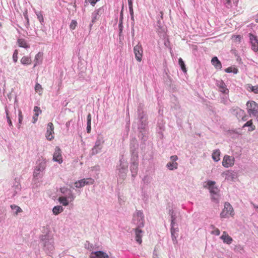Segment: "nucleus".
<instances>
[{"instance_id":"603ef678","label":"nucleus","mask_w":258,"mask_h":258,"mask_svg":"<svg viewBox=\"0 0 258 258\" xmlns=\"http://www.w3.org/2000/svg\"><path fill=\"white\" fill-rule=\"evenodd\" d=\"M171 162L177 163L176 161L178 160V157L176 155L171 156L170 157Z\"/></svg>"},{"instance_id":"39448f33","label":"nucleus","mask_w":258,"mask_h":258,"mask_svg":"<svg viewBox=\"0 0 258 258\" xmlns=\"http://www.w3.org/2000/svg\"><path fill=\"white\" fill-rule=\"evenodd\" d=\"M133 220L134 223L137 225V227H143L144 226L145 219L143 211L137 210L136 213L134 214Z\"/></svg>"},{"instance_id":"37998d69","label":"nucleus","mask_w":258,"mask_h":258,"mask_svg":"<svg viewBox=\"0 0 258 258\" xmlns=\"http://www.w3.org/2000/svg\"><path fill=\"white\" fill-rule=\"evenodd\" d=\"M77 25V21L75 20H73L70 25V29H71L72 30H74L76 28Z\"/></svg>"},{"instance_id":"6e6d98bb","label":"nucleus","mask_w":258,"mask_h":258,"mask_svg":"<svg viewBox=\"0 0 258 258\" xmlns=\"http://www.w3.org/2000/svg\"><path fill=\"white\" fill-rule=\"evenodd\" d=\"M232 241V239L227 235V244H230Z\"/></svg>"},{"instance_id":"aec40b11","label":"nucleus","mask_w":258,"mask_h":258,"mask_svg":"<svg viewBox=\"0 0 258 258\" xmlns=\"http://www.w3.org/2000/svg\"><path fill=\"white\" fill-rule=\"evenodd\" d=\"M237 178V173L232 171H227V180L235 181Z\"/></svg>"},{"instance_id":"f8f14e48","label":"nucleus","mask_w":258,"mask_h":258,"mask_svg":"<svg viewBox=\"0 0 258 258\" xmlns=\"http://www.w3.org/2000/svg\"><path fill=\"white\" fill-rule=\"evenodd\" d=\"M60 191L64 195V197H67L71 201H73L75 199V196L73 195V191L71 189L63 187L60 188Z\"/></svg>"},{"instance_id":"8fccbe9b","label":"nucleus","mask_w":258,"mask_h":258,"mask_svg":"<svg viewBox=\"0 0 258 258\" xmlns=\"http://www.w3.org/2000/svg\"><path fill=\"white\" fill-rule=\"evenodd\" d=\"M91 115L90 113H89V114L87 115V125H91Z\"/></svg>"},{"instance_id":"5fc2aeb1","label":"nucleus","mask_w":258,"mask_h":258,"mask_svg":"<svg viewBox=\"0 0 258 258\" xmlns=\"http://www.w3.org/2000/svg\"><path fill=\"white\" fill-rule=\"evenodd\" d=\"M20 184H19V183H17V185H15V193L14 194V196H15L16 195V194L17 193V191L16 190H20Z\"/></svg>"},{"instance_id":"58836bf2","label":"nucleus","mask_w":258,"mask_h":258,"mask_svg":"<svg viewBox=\"0 0 258 258\" xmlns=\"http://www.w3.org/2000/svg\"><path fill=\"white\" fill-rule=\"evenodd\" d=\"M175 226H177L175 225H171V234H177V232L178 231V228Z\"/></svg>"},{"instance_id":"338daca9","label":"nucleus","mask_w":258,"mask_h":258,"mask_svg":"<svg viewBox=\"0 0 258 258\" xmlns=\"http://www.w3.org/2000/svg\"><path fill=\"white\" fill-rule=\"evenodd\" d=\"M91 125H87V132L90 133L91 132Z\"/></svg>"},{"instance_id":"bf43d9fd","label":"nucleus","mask_w":258,"mask_h":258,"mask_svg":"<svg viewBox=\"0 0 258 258\" xmlns=\"http://www.w3.org/2000/svg\"><path fill=\"white\" fill-rule=\"evenodd\" d=\"M100 0H89L90 3L92 6H94L95 4Z\"/></svg>"},{"instance_id":"2f4dec72","label":"nucleus","mask_w":258,"mask_h":258,"mask_svg":"<svg viewBox=\"0 0 258 258\" xmlns=\"http://www.w3.org/2000/svg\"><path fill=\"white\" fill-rule=\"evenodd\" d=\"M234 158L233 156H227V167L231 166L234 164Z\"/></svg>"},{"instance_id":"dca6fc26","label":"nucleus","mask_w":258,"mask_h":258,"mask_svg":"<svg viewBox=\"0 0 258 258\" xmlns=\"http://www.w3.org/2000/svg\"><path fill=\"white\" fill-rule=\"evenodd\" d=\"M53 160L59 163H61L62 162L61 150L58 147H56L55 149V152L53 155Z\"/></svg>"},{"instance_id":"ddd939ff","label":"nucleus","mask_w":258,"mask_h":258,"mask_svg":"<svg viewBox=\"0 0 258 258\" xmlns=\"http://www.w3.org/2000/svg\"><path fill=\"white\" fill-rule=\"evenodd\" d=\"M130 170L132 172V176L135 178L138 173V160H132L131 159V164Z\"/></svg>"},{"instance_id":"423d86ee","label":"nucleus","mask_w":258,"mask_h":258,"mask_svg":"<svg viewBox=\"0 0 258 258\" xmlns=\"http://www.w3.org/2000/svg\"><path fill=\"white\" fill-rule=\"evenodd\" d=\"M46 167V162L44 160H39L37 162V165L34 171L33 176L35 178L38 179L42 176L43 172Z\"/></svg>"},{"instance_id":"a19ab883","label":"nucleus","mask_w":258,"mask_h":258,"mask_svg":"<svg viewBox=\"0 0 258 258\" xmlns=\"http://www.w3.org/2000/svg\"><path fill=\"white\" fill-rule=\"evenodd\" d=\"M211 62L212 64H221L220 60L218 59L217 56L213 57L212 58Z\"/></svg>"},{"instance_id":"0e129e2a","label":"nucleus","mask_w":258,"mask_h":258,"mask_svg":"<svg viewBox=\"0 0 258 258\" xmlns=\"http://www.w3.org/2000/svg\"><path fill=\"white\" fill-rule=\"evenodd\" d=\"M162 22H161V21L158 19V21H157V26L159 28H161V27H162Z\"/></svg>"},{"instance_id":"7ed1b4c3","label":"nucleus","mask_w":258,"mask_h":258,"mask_svg":"<svg viewBox=\"0 0 258 258\" xmlns=\"http://www.w3.org/2000/svg\"><path fill=\"white\" fill-rule=\"evenodd\" d=\"M216 182L214 181L208 180L206 184L204 185L203 186L205 188L209 190L211 194L212 201L215 203L218 202L219 197V189L218 187L215 186Z\"/></svg>"},{"instance_id":"a18cd8bd","label":"nucleus","mask_w":258,"mask_h":258,"mask_svg":"<svg viewBox=\"0 0 258 258\" xmlns=\"http://www.w3.org/2000/svg\"><path fill=\"white\" fill-rule=\"evenodd\" d=\"M177 236H178L177 234H171L172 240L173 241V243L174 244H175L177 243V240L176 239Z\"/></svg>"},{"instance_id":"a878e982","label":"nucleus","mask_w":258,"mask_h":258,"mask_svg":"<svg viewBox=\"0 0 258 258\" xmlns=\"http://www.w3.org/2000/svg\"><path fill=\"white\" fill-rule=\"evenodd\" d=\"M166 167L170 170H173L174 169H176L178 167V164L177 163H174V162H168L166 164Z\"/></svg>"},{"instance_id":"3c124183","label":"nucleus","mask_w":258,"mask_h":258,"mask_svg":"<svg viewBox=\"0 0 258 258\" xmlns=\"http://www.w3.org/2000/svg\"><path fill=\"white\" fill-rule=\"evenodd\" d=\"M92 154L95 155L99 153L100 150H99V149L98 148H96V147H94L92 148Z\"/></svg>"},{"instance_id":"9d476101","label":"nucleus","mask_w":258,"mask_h":258,"mask_svg":"<svg viewBox=\"0 0 258 258\" xmlns=\"http://www.w3.org/2000/svg\"><path fill=\"white\" fill-rule=\"evenodd\" d=\"M232 113L236 115L238 119H241L243 121L247 120V116L244 111L239 108H236L232 110Z\"/></svg>"},{"instance_id":"e2e57ef3","label":"nucleus","mask_w":258,"mask_h":258,"mask_svg":"<svg viewBox=\"0 0 258 258\" xmlns=\"http://www.w3.org/2000/svg\"><path fill=\"white\" fill-rule=\"evenodd\" d=\"M148 177L146 176H144V178L143 179V180L146 183H148L149 182V181H148Z\"/></svg>"},{"instance_id":"c9c22d12","label":"nucleus","mask_w":258,"mask_h":258,"mask_svg":"<svg viewBox=\"0 0 258 258\" xmlns=\"http://www.w3.org/2000/svg\"><path fill=\"white\" fill-rule=\"evenodd\" d=\"M5 112H6V117H7V118L8 120V122L9 123V126H13L12 122V121L10 119V117L9 116V111L8 109L7 106L5 107Z\"/></svg>"},{"instance_id":"393cba45","label":"nucleus","mask_w":258,"mask_h":258,"mask_svg":"<svg viewBox=\"0 0 258 258\" xmlns=\"http://www.w3.org/2000/svg\"><path fill=\"white\" fill-rule=\"evenodd\" d=\"M227 215H229L231 217H233L234 215L233 209L229 203H227Z\"/></svg>"},{"instance_id":"72a5a7b5","label":"nucleus","mask_w":258,"mask_h":258,"mask_svg":"<svg viewBox=\"0 0 258 258\" xmlns=\"http://www.w3.org/2000/svg\"><path fill=\"white\" fill-rule=\"evenodd\" d=\"M11 209L15 211V214L17 215L19 213L21 212L22 211V209L18 206L15 205H11Z\"/></svg>"},{"instance_id":"7c9ffc66","label":"nucleus","mask_w":258,"mask_h":258,"mask_svg":"<svg viewBox=\"0 0 258 258\" xmlns=\"http://www.w3.org/2000/svg\"><path fill=\"white\" fill-rule=\"evenodd\" d=\"M212 158L216 162L220 160V151L219 150L215 151L212 154Z\"/></svg>"},{"instance_id":"f704fd0d","label":"nucleus","mask_w":258,"mask_h":258,"mask_svg":"<svg viewBox=\"0 0 258 258\" xmlns=\"http://www.w3.org/2000/svg\"><path fill=\"white\" fill-rule=\"evenodd\" d=\"M210 228L213 229V230H212L211 232L212 234H214L215 235H219L220 234V230L217 228H215V226L213 225H211L210 226Z\"/></svg>"},{"instance_id":"5701e85b","label":"nucleus","mask_w":258,"mask_h":258,"mask_svg":"<svg viewBox=\"0 0 258 258\" xmlns=\"http://www.w3.org/2000/svg\"><path fill=\"white\" fill-rule=\"evenodd\" d=\"M42 57H43V53L42 52H38L35 57V64H39L42 62Z\"/></svg>"},{"instance_id":"c85d7f7f","label":"nucleus","mask_w":258,"mask_h":258,"mask_svg":"<svg viewBox=\"0 0 258 258\" xmlns=\"http://www.w3.org/2000/svg\"><path fill=\"white\" fill-rule=\"evenodd\" d=\"M63 211V208L60 206H57L53 207L52 209L53 213L57 215Z\"/></svg>"},{"instance_id":"864d4df0","label":"nucleus","mask_w":258,"mask_h":258,"mask_svg":"<svg viewBox=\"0 0 258 258\" xmlns=\"http://www.w3.org/2000/svg\"><path fill=\"white\" fill-rule=\"evenodd\" d=\"M220 238L223 240L224 243H226V231L223 232V234Z\"/></svg>"},{"instance_id":"774afa93","label":"nucleus","mask_w":258,"mask_h":258,"mask_svg":"<svg viewBox=\"0 0 258 258\" xmlns=\"http://www.w3.org/2000/svg\"><path fill=\"white\" fill-rule=\"evenodd\" d=\"M129 11H130V15H134L133 8V7L129 8Z\"/></svg>"},{"instance_id":"49530a36","label":"nucleus","mask_w":258,"mask_h":258,"mask_svg":"<svg viewBox=\"0 0 258 258\" xmlns=\"http://www.w3.org/2000/svg\"><path fill=\"white\" fill-rule=\"evenodd\" d=\"M118 27H119V36H121L122 29H123V23L121 22H119L118 24Z\"/></svg>"},{"instance_id":"2eb2a0df","label":"nucleus","mask_w":258,"mask_h":258,"mask_svg":"<svg viewBox=\"0 0 258 258\" xmlns=\"http://www.w3.org/2000/svg\"><path fill=\"white\" fill-rule=\"evenodd\" d=\"M217 86L218 87V89L219 91L223 93V96H221V102L225 104V100L224 99V93L225 92V83L223 81H217Z\"/></svg>"},{"instance_id":"c03bdc74","label":"nucleus","mask_w":258,"mask_h":258,"mask_svg":"<svg viewBox=\"0 0 258 258\" xmlns=\"http://www.w3.org/2000/svg\"><path fill=\"white\" fill-rule=\"evenodd\" d=\"M18 53V51L17 50H15L13 55V59L14 63L16 62L17 61Z\"/></svg>"},{"instance_id":"c756f323","label":"nucleus","mask_w":258,"mask_h":258,"mask_svg":"<svg viewBox=\"0 0 258 258\" xmlns=\"http://www.w3.org/2000/svg\"><path fill=\"white\" fill-rule=\"evenodd\" d=\"M68 198L64 197H60L58 198V201L64 206H67L69 205Z\"/></svg>"},{"instance_id":"f3484780","label":"nucleus","mask_w":258,"mask_h":258,"mask_svg":"<svg viewBox=\"0 0 258 258\" xmlns=\"http://www.w3.org/2000/svg\"><path fill=\"white\" fill-rule=\"evenodd\" d=\"M102 10V8H100L96 10H95L94 12L92 13V20L91 22L89 25L90 30L91 29V27L93 26V24L95 23L97 20L99 18V13Z\"/></svg>"},{"instance_id":"79ce46f5","label":"nucleus","mask_w":258,"mask_h":258,"mask_svg":"<svg viewBox=\"0 0 258 258\" xmlns=\"http://www.w3.org/2000/svg\"><path fill=\"white\" fill-rule=\"evenodd\" d=\"M34 111L35 112V115L36 117H38L39 114L41 113V110L37 106L34 107Z\"/></svg>"},{"instance_id":"de8ad7c7","label":"nucleus","mask_w":258,"mask_h":258,"mask_svg":"<svg viewBox=\"0 0 258 258\" xmlns=\"http://www.w3.org/2000/svg\"><path fill=\"white\" fill-rule=\"evenodd\" d=\"M82 182H81V180H80L78 181H76L75 183V187L77 188H81V187H83V183H82Z\"/></svg>"},{"instance_id":"09e8293b","label":"nucleus","mask_w":258,"mask_h":258,"mask_svg":"<svg viewBox=\"0 0 258 258\" xmlns=\"http://www.w3.org/2000/svg\"><path fill=\"white\" fill-rule=\"evenodd\" d=\"M22 119H23V115H22V113L21 112V111H19V128L20 127V124L22 123Z\"/></svg>"},{"instance_id":"6ab92c4d","label":"nucleus","mask_w":258,"mask_h":258,"mask_svg":"<svg viewBox=\"0 0 258 258\" xmlns=\"http://www.w3.org/2000/svg\"><path fill=\"white\" fill-rule=\"evenodd\" d=\"M168 214L170 216L171 218V225L176 224V213L173 210V209H169L168 211Z\"/></svg>"},{"instance_id":"b1692460","label":"nucleus","mask_w":258,"mask_h":258,"mask_svg":"<svg viewBox=\"0 0 258 258\" xmlns=\"http://www.w3.org/2000/svg\"><path fill=\"white\" fill-rule=\"evenodd\" d=\"M245 127H248V131L251 132L255 130V126L252 124V120H250L247 121L244 125L242 126V128H244Z\"/></svg>"},{"instance_id":"1a4fd4ad","label":"nucleus","mask_w":258,"mask_h":258,"mask_svg":"<svg viewBox=\"0 0 258 258\" xmlns=\"http://www.w3.org/2000/svg\"><path fill=\"white\" fill-rule=\"evenodd\" d=\"M251 48L254 52L258 51V38L251 33L248 34Z\"/></svg>"},{"instance_id":"ea45409f","label":"nucleus","mask_w":258,"mask_h":258,"mask_svg":"<svg viewBox=\"0 0 258 258\" xmlns=\"http://www.w3.org/2000/svg\"><path fill=\"white\" fill-rule=\"evenodd\" d=\"M227 73H233V74H237L238 70L235 67H230L227 68Z\"/></svg>"},{"instance_id":"9b49d317","label":"nucleus","mask_w":258,"mask_h":258,"mask_svg":"<svg viewBox=\"0 0 258 258\" xmlns=\"http://www.w3.org/2000/svg\"><path fill=\"white\" fill-rule=\"evenodd\" d=\"M134 52L136 59L140 62L142 58L143 49L141 44L139 42L134 46Z\"/></svg>"},{"instance_id":"20e7f679","label":"nucleus","mask_w":258,"mask_h":258,"mask_svg":"<svg viewBox=\"0 0 258 258\" xmlns=\"http://www.w3.org/2000/svg\"><path fill=\"white\" fill-rule=\"evenodd\" d=\"M120 164L117 166V170L118 171V175L120 178L124 179L126 177L128 171V163L123 157L119 160Z\"/></svg>"},{"instance_id":"6e6552de","label":"nucleus","mask_w":258,"mask_h":258,"mask_svg":"<svg viewBox=\"0 0 258 258\" xmlns=\"http://www.w3.org/2000/svg\"><path fill=\"white\" fill-rule=\"evenodd\" d=\"M138 143L136 139L131 141L130 144V152L132 154V160H138Z\"/></svg>"},{"instance_id":"473e14b6","label":"nucleus","mask_w":258,"mask_h":258,"mask_svg":"<svg viewBox=\"0 0 258 258\" xmlns=\"http://www.w3.org/2000/svg\"><path fill=\"white\" fill-rule=\"evenodd\" d=\"M81 181L83 183V186L85 185L92 184L94 183V180L92 178L83 179Z\"/></svg>"},{"instance_id":"0eeeda50","label":"nucleus","mask_w":258,"mask_h":258,"mask_svg":"<svg viewBox=\"0 0 258 258\" xmlns=\"http://www.w3.org/2000/svg\"><path fill=\"white\" fill-rule=\"evenodd\" d=\"M246 107L249 116L255 117L258 113V104L254 101H249L246 103Z\"/></svg>"},{"instance_id":"cd10ccee","label":"nucleus","mask_w":258,"mask_h":258,"mask_svg":"<svg viewBox=\"0 0 258 258\" xmlns=\"http://www.w3.org/2000/svg\"><path fill=\"white\" fill-rule=\"evenodd\" d=\"M18 43L20 47L23 48H28L29 46L27 44L26 41L24 39H19L18 40Z\"/></svg>"},{"instance_id":"4d7b16f0","label":"nucleus","mask_w":258,"mask_h":258,"mask_svg":"<svg viewBox=\"0 0 258 258\" xmlns=\"http://www.w3.org/2000/svg\"><path fill=\"white\" fill-rule=\"evenodd\" d=\"M41 89V86L39 84H37L35 86V90L36 91H39V90Z\"/></svg>"},{"instance_id":"69168bd1","label":"nucleus","mask_w":258,"mask_h":258,"mask_svg":"<svg viewBox=\"0 0 258 258\" xmlns=\"http://www.w3.org/2000/svg\"><path fill=\"white\" fill-rule=\"evenodd\" d=\"M178 64H185L184 63V61H183L182 59L180 58L178 59Z\"/></svg>"},{"instance_id":"4be33fe9","label":"nucleus","mask_w":258,"mask_h":258,"mask_svg":"<svg viewBox=\"0 0 258 258\" xmlns=\"http://www.w3.org/2000/svg\"><path fill=\"white\" fill-rule=\"evenodd\" d=\"M94 254L97 258H109L108 255L102 251H95Z\"/></svg>"},{"instance_id":"680f3d73","label":"nucleus","mask_w":258,"mask_h":258,"mask_svg":"<svg viewBox=\"0 0 258 258\" xmlns=\"http://www.w3.org/2000/svg\"><path fill=\"white\" fill-rule=\"evenodd\" d=\"M180 69L181 70L184 72V73H186V69L185 68V66H180Z\"/></svg>"},{"instance_id":"f257e3e1","label":"nucleus","mask_w":258,"mask_h":258,"mask_svg":"<svg viewBox=\"0 0 258 258\" xmlns=\"http://www.w3.org/2000/svg\"><path fill=\"white\" fill-rule=\"evenodd\" d=\"M138 129L140 131L139 137L141 139L146 141V138L145 136L146 134V127L148 124V116L143 110V105L140 104L138 107Z\"/></svg>"},{"instance_id":"4468645a","label":"nucleus","mask_w":258,"mask_h":258,"mask_svg":"<svg viewBox=\"0 0 258 258\" xmlns=\"http://www.w3.org/2000/svg\"><path fill=\"white\" fill-rule=\"evenodd\" d=\"M54 127L52 123L49 122L47 126V131L46 133V137L47 140L51 141L54 138L53 134H54Z\"/></svg>"},{"instance_id":"a211bd4d","label":"nucleus","mask_w":258,"mask_h":258,"mask_svg":"<svg viewBox=\"0 0 258 258\" xmlns=\"http://www.w3.org/2000/svg\"><path fill=\"white\" fill-rule=\"evenodd\" d=\"M141 228L137 227L135 229V239L136 241L139 244H141L142 242V233L143 231L140 229Z\"/></svg>"},{"instance_id":"13d9d810","label":"nucleus","mask_w":258,"mask_h":258,"mask_svg":"<svg viewBox=\"0 0 258 258\" xmlns=\"http://www.w3.org/2000/svg\"><path fill=\"white\" fill-rule=\"evenodd\" d=\"M123 12L122 10L121 11L120 13V17H119V22H121L123 23Z\"/></svg>"},{"instance_id":"bb28decb","label":"nucleus","mask_w":258,"mask_h":258,"mask_svg":"<svg viewBox=\"0 0 258 258\" xmlns=\"http://www.w3.org/2000/svg\"><path fill=\"white\" fill-rule=\"evenodd\" d=\"M104 141L102 138H98L96 140L94 147L98 148L99 150H101L102 148V145L103 144Z\"/></svg>"},{"instance_id":"052dcab7","label":"nucleus","mask_w":258,"mask_h":258,"mask_svg":"<svg viewBox=\"0 0 258 258\" xmlns=\"http://www.w3.org/2000/svg\"><path fill=\"white\" fill-rule=\"evenodd\" d=\"M222 165L226 167V155L223 157L222 161Z\"/></svg>"},{"instance_id":"412c9836","label":"nucleus","mask_w":258,"mask_h":258,"mask_svg":"<svg viewBox=\"0 0 258 258\" xmlns=\"http://www.w3.org/2000/svg\"><path fill=\"white\" fill-rule=\"evenodd\" d=\"M245 89L249 92H253L255 94H258V86H252L248 84L245 85Z\"/></svg>"},{"instance_id":"e433bc0d","label":"nucleus","mask_w":258,"mask_h":258,"mask_svg":"<svg viewBox=\"0 0 258 258\" xmlns=\"http://www.w3.org/2000/svg\"><path fill=\"white\" fill-rule=\"evenodd\" d=\"M241 39V36L240 35H233L231 37L232 41L235 43L240 42Z\"/></svg>"},{"instance_id":"f03ea898","label":"nucleus","mask_w":258,"mask_h":258,"mask_svg":"<svg viewBox=\"0 0 258 258\" xmlns=\"http://www.w3.org/2000/svg\"><path fill=\"white\" fill-rule=\"evenodd\" d=\"M40 244L46 253L48 254L53 253L54 250V240L50 235L47 234L41 235Z\"/></svg>"},{"instance_id":"4c0bfd02","label":"nucleus","mask_w":258,"mask_h":258,"mask_svg":"<svg viewBox=\"0 0 258 258\" xmlns=\"http://www.w3.org/2000/svg\"><path fill=\"white\" fill-rule=\"evenodd\" d=\"M30 58L27 56H24L22 58L21 61L23 64H28L30 63Z\"/></svg>"}]
</instances>
